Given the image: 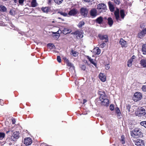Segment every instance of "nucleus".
<instances>
[{
    "label": "nucleus",
    "instance_id": "1",
    "mask_svg": "<svg viewBox=\"0 0 146 146\" xmlns=\"http://www.w3.org/2000/svg\"><path fill=\"white\" fill-rule=\"evenodd\" d=\"M142 133L139 128H135L133 130L131 131V135L133 137L137 138L142 135Z\"/></svg>",
    "mask_w": 146,
    "mask_h": 146
},
{
    "label": "nucleus",
    "instance_id": "2",
    "mask_svg": "<svg viewBox=\"0 0 146 146\" xmlns=\"http://www.w3.org/2000/svg\"><path fill=\"white\" fill-rule=\"evenodd\" d=\"M19 137V131H15L13 133V135L8 141V142L11 143V142H14L18 139Z\"/></svg>",
    "mask_w": 146,
    "mask_h": 146
},
{
    "label": "nucleus",
    "instance_id": "3",
    "mask_svg": "<svg viewBox=\"0 0 146 146\" xmlns=\"http://www.w3.org/2000/svg\"><path fill=\"white\" fill-rule=\"evenodd\" d=\"M142 98V94L139 92H135L133 96V99L134 101L137 102L140 100Z\"/></svg>",
    "mask_w": 146,
    "mask_h": 146
},
{
    "label": "nucleus",
    "instance_id": "4",
    "mask_svg": "<svg viewBox=\"0 0 146 146\" xmlns=\"http://www.w3.org/2000/svg\"><path fill=\"white\" fill-rule=\"evenodd\" d=\"M71 34L76 36V38L80 39L83 37V33L77 30L71 33Z\"/></svg>",
    "mask_w": 146,
    "mask_h": 146
},
{
    "label": "nucleus",
    "instance_id": "5",
    "mask_svg": "<svg viewBox=\"0 0 146 146\" xmlns=\"http://www.w3.org/2000/svg\"><path fill=\"white\" fill-rule=\"evenodd\" d=\"M97 9L100 12H101L103 10L106 9V6L104 3H100L97 5Z\"/></svg>",
    "mask_w": 146,
    "mask_h": 146
},
{
    "label": "nucleus",
    "instance_id": "6",
    "mask_svg": "<svg viewBox=\"0 0 146 146\" xmlns=\"http://www.w3.org/2000/svg\"><path fill=\"white\" fill-rule=\"evenodd\" d=\"M98 36L99 39L102 40H104V42H107L108 41V36L107 35H103L99 34L98 35Z\"/></svg>",
    "mask_w": 146,
    "mask_h": 146
},
{
    "label": "nucleus",
    "instance_id": "7",
    "mask_svg": "<svg viewBox=\"0 0 146 146\" xmlns=\"http://www.w3.org/2000/svg\"><path fill=\"white\" fill-rule=\"evenodd\" d=\"M80 13L84 17H87L88 13V10L86 8L82 7L80 9Z\"/></svg>",
    "mask_w": 146,
    "mask_h": 146
},
{
    "label": "nucleus",
    "instance_id": "8",
    "mask_svg": "<svg viewBox=\"0 0 146 146\" xmlns=\"http://www.w3.org/2000/svg\"><path fill=\"white\" fill-rule=\"evenodd\" d=\"M145 35H146V28H144L138 33V37L141 39Z\"/></svg>",
    "mask_w": 146,
    "mask_h": 146
},
{
    "label": "nucleus",
    "instance_id": "9",
    "mask_svg": "<svg viewBox=\"0 0 146 146\" xmlns=\"http://www.w3.org/2000/svg\"><path fill=\"white\" fill-rule=\"evenodd\" d=\"M138 110L139 112H139V113H137V115L139 116H144L146 114L145 109L142 107L138 108Z\"/></svg>",
    "mask_w": 146,
    "mask_h": 146
},
{
    "label": "nucleus",
    "instance_id": "10",
    "mask_svg": "<svg viewBox=\"0 0 146 146\" xmlns=\"http://www.w3.org/2000/svg\"><path fill=\"white\" fill-rule=\"evenodd\" d=\"M90 16L93 18L95 17L97 15V10L95 8L92 9L90 11Z\"/></svg>",
    "mask_w": 146,
    "mask_h": 146
},
{
    "label": "nucleus",
    "instance_id": "11",
    "mask_svg": "<svg viewBox=\"0 0 146 146\" xmlns=\"http://www.w3.org/2000/svg\"><path fill=\"white\" fill-rule=\"evenodd\" d=\"M24 142L25 145H29L31 144L32 140L30 137H28L24 139Z\"/></svg>",
    "mask_w": 146,
    "mask_h": 146
},
{
    "label": "nucleus",
    "instance_id": "12",
    "mask_svg": "<svg viewBox=\"0 0 146 146\" xmlns=\"http://www.w3.org/2000/svg\"><path fill=\"white\" fill-rule=\"evenodd\" d=\"M101 101L102 104L104 106H108L109 104V100L107 98V96L100 100Z\"/></svg>",
    "mask_w": 146,
    "mask_h": 146
},
{
    "label": "nucleus",
    "instance_id": "13",
    "mask_svg": "<svg viewBox=\"0 0 146 146\" xmlns=\"http://www.w3.org/2000/svg\"><path fill=\"white\" fill-rule=\"evenodd\" d=\"M136 58V56L134 55L132 56L129 59L127 62V66L128 67H130L132 66V63L133 60Z\"/></svg>",
    "mask_w": 146,
    "mask_h": 146
},
{
    "label": "nucleus",
    "instance_id": "14",
    "mask_svg": "<svg viewBox=\"0 0 146 146\" xmlns=\"http://www.w3.org/2000/svg\"><path fill=\"white\" fill-rule=\"evenodd\" d=\"M135 145L136 146H145L143 141L141 139H137L135 141Z\"/></svg>",
    "mask_w": 146,
    "mask_h": 146
},
{
    "label": "nucleus",
    "instance_id": "15",
    "mask_svg": "<svg viewBox=\"0 0 146 146\" xmlns=\"http://www.w3.org/2000/svg\"><path fill=\"white\" fill-rule=\"evenodd\" d=\"M119 43L121 45L122 47H126L127 46V42L122 38L120 39Z\"/></svg>",
    "mask_w": 146,
    "mask_h": 146
},
{
    "label": "nucleus",
    "instance_id": "16",
    "mask_svg": "<svg viewBox=\"0 0 146 146\" xmlns=\"http://www.w3.org/2000/svg\"><path fill=\"white\" fill-rule=\"evenodd\" d=\"M78 12L77 9L75 8H73L69 11L68 15L70 16H74L77 14Z\"/></svg>",
    "mask_w": 146,
    "mask_h": 146
},
{
    "label": "nucleus",
    "instance_id": "17",
    "mask_svg": "<svg viewBox=\"0 0 146 146\" xmlns=\"http://www.w3.org/2000/svg\"><path fill=\"white\" fill-rule=\"evenodd\" d=\"M114 14L117 21L118 22L119 20L120 21L121 20L119 18V11L118 9L115 11L114 12Z\"/></svg>",
    "mask_w": 146,
    "mask_h": 146
},
{
    "label": "nucleus",
    "instance_id": "18",
    "mask_svg": "<svg viewBox=\"0 0 146 146\" xmlns=\"http://www.w3.org/2000/svg\"><path fill=\"white\" fill-rule=\"evenodd\" d=\"M108 4L110 11L111 12H113L114 11L115 7L112 3L109 1L108 3Z\"/></svg>",
    "mask_w": 146,
    "mask_h": 146
},
{
    "label": "nucleus",
    "instance_id": "19",
    "mask_svg": "<svg viewBox=\"0 0 146 146\" xmlns=\"http://www.w3.org/2000/svg\"><path fill=\"white\" fill-rule=\"evenodd\" d=\"M99 77L100 80L103 82H104L106 80V76L104 73H100L99 75Z\"/></svg>",
    "mask_w": 146,
    "mask_h": 146
},
{
    "label": "nucleus",
    "instance_id": "20",
    "mask_svg": "<svg viewBox=\"0 0 146 146\" xmlns=\"http://www.w3.org/2000/svg\"><path fill=\"white\" fill-rule=\"evenodd\" d=\"M140 64L143 68H146V58L142 59L141 60Z\"/></svg>",
    "mask_w": 146,
    "mask_h": 146
},
{
    "label": "nucleus",
    "instance_id": "21",
    "mask_svg": "<svg viewBox=\"0 0 146 146\" xmlns=\"http://www.w3.org/2000/svg\"><path fill=\"white\" fill-rule=\"evenodd\" d=\"M98 94L100 95V100H102V98L106 97L107 96L105 94V92L102 90L98 92Z\"/></svg>",
    "mask_w": 146,
    "mask_h": 146
},
{
    "label": "nucleus",
    "instance_id": "22",
    "mask_svg": "<svg viewBox=\"0 0 146 146\" xmlns=\"http://www.w3.org/2000/svg\"><path fill=\"white\" fill-rule=\"evenodd\" d=\"M103 21V19L102 17L100 16L98 17L95 20V22L96 23L101 24L102 23Z\"/></svg>",
    "mask_w": 146,
    "mask_h": 146
},
{
    "label": "nucleus",
    "instance_id": "23",
    "mask_svg": "<svg viewBox=\"0 0 146 146\" xmlns=\"http://www.w3.org/2000/svg\"><path fill=\"white\" fill-rule=\"evenodd\" d=\"M50 8V7H43L41 8V10L43 13H47L49 12Z\"/></svg>",
    "mask_w": 146,
    "mask_h": 146
},
{
    "label": "nucleus",
    "instance_id": "24",
    "mask_svg": "<svg viewBox=\"0 0 146 146\" xmlns=\"http://www.w3.org/2000/svg\"><path fill=\"white\" fill-rule=\"evenodd\" d=\"M7 11V8L5 6L3 5L0 4V12H6Z\"/></svg>",
    "mask_w": 146,
    "mask_h": 146
},
{
    "label": "nucleus",
    "instance_id": "25",
    "mask_svg": "<svg viewBox=\"0 0 146 146\" xmlns=\"http://www.w3.org/2000/svg\"><path fill=\"white\" fill-rule=\"evenodd\" d=\"M60 36V35L58 33V31L56 32L53 33V37L55 39L57 40L59 38Z\"/></svg>",
    "mask_w": 146,
    "mask_h": 146
},
{
    "label": "nucleus",
    "instance_id": "26",
    "mask_svg": "<svg viewBox=\"0 0 146 146\" xmlns=\"http://www.w3.org/2000/svg\"><path fill=\"white\" fill-rule=\"evenodd\" d=\"M108 23L109 25L111 27L113 25V21L112 18L111 17H109L107 19Z\"/></svg>",
    "mask_w": 146,
    "mask_h": 146
},
{
    "label": "nucleus",
    "instance_id": "27",
    "mask_svg": "<svg viewBox=\"0 0 146 146\" xmlns=\"http://www.w3.org/2000/svg\"><path fill=\"white\" fill-rule=\"evenodd\" d=\"M93 50L95 54H96L99 55L100 53L101 50L98 47L94 48V49Z\"/></svg>",
    "mask_w": 146,
    "mask_h": 146
},
{
    "label": "nucleus",
    "instance_id": "28",
    "mask_svg": "<svg viewBox=\"0 0 146 146\" xmlns=\"http://www.w3.org/2000/svg\"><path fill=\"white\" fill-rule=\"evenodd\" d=\"M38 4L36 0H32L31 3V7H36Z\"/></svg>",
    "mask_w": 146,
    "mask_h": 146
},
{
    "label": "nucleus",
    "instance_id": "29",
    "mask_svg": "<svg viewBox=\"0 0 146 146\" xmlns=\"http://www.w3.org/2000/svg\"><path fill=\"white\" fill-rule=\"evenodd\" d=\"M120 14L121 18L122 19H123L125 16L124 10L123 9L121 10L120 11Z\"/></svg>",
    "mask_w": 146,
    "mask_h": 146
},
{
    "label": "nucleus",
    "instance_id": "30",
    "mask_svg": "<svg viewBox=\"0 0 146 146\" xmlns=\"http://www.w3.org/2000/svg\"><path fill=\"white\" fill-rule=\"evenodd\" d=\"M85 24V23L83 21H81L77 25L78 27L80 28H82V27Z\"/></svg>",
    "mask_w": 146,
    "mask_h": 146
},
{
    "label": "nucleus",
    "instance_id": "31",
    "mask_svg": "<svg viewBox=\"0 0 146 146\" xmlns=\"http://www.w3.org/2000/svg\"><path fill=\"white\" fill-rule=\"evenodd\" d=\"M142 51L143 52V53L145 54L144 52L146 53V44H143L142 46Z\"/></svg>",
    "mask_w": 146,
    "mask_h": 146
},
{
    "label": "nucleus",
    "instance_id": "32",
    "mask_svg": "<svg viewBox=\"0 0 146 146\" xmlns=\"http://www.w3.org/2000/svg\"><path fill=\"white\" fill-rule=\"evenodd\" d=\"M115 110L116 113L118 116H120L121 114V112L119 108L118 107H116L115 108Z\"/></svg>",
    "mask_w": 146,
    "mask_h": 146
},
{
    "label": "nucleus",
    "instance_id": "33",
    "mask_svg": "<svg viewBox=\"0 0 146 146\" xmlns=\"http://www.w3.org/2000/svg\"><path fill=\"white\" fill-rule=\"evenodd\" d=\"M69 29H64L62 31V32L63 34L64 35H66L68 33H69V32H68V31H69Z\"/></svg>",
    "mask_w": 146,
    "mask_h": 146
},
{
    "label": "nucleus",
    "instance_id": "34",
    "mask_svg": "<svg viewBox=\"0 0 146 146\" xmlns=\"http://www.w3.org/2000/svg\"><path fill=\"white\" fill-rule=\"evenodd\" d=\"M5 136V134L3 132H0V140L3 139Z\"/></svg>",
    "mask_w": 146,
    "mask_h": 146
},
{
    "label": "nucleus",
    "instance_id": "35",
    "mask_svg": "<svg viewBox=\"0 0 146 146\" xmlns=\"http://www.w3.org/2000/svg\"><path fill=\"white\" fill-rule=\"evenodd\" d=\"M121 138V139L120 140L122 144H124L125 143L124 136L123 135H122Z\"/></svg>",
    "mask_w": 146,
    "mask_h": 146
},
{
    "label": "nucleus",
    "instance_id": "36",
    "mask_svg": "<svg viewBox=\"0 0 146 146\" xmlns=\"http://www.w3.org/2000/svg\"><path fill=\"white\" fill-rule=\"evenodd\" d=\"M54 1L57 4H61L62 1H63V0H54Z\"/></svg>",
    "mask_w": 146,
    "mask_h": 146
},
{
    "label": "nucleus",
    "instance_id": "37",
    "mask_svg": "<svg viewBox=\"0 0 146 146\" xmlns=\"http://www.w3.org/2000/svg\"><path fill=\"white\" fill-rule=\"evenodd\" d=\"M140 124L141 125L144 126L146 128V121H143L140 122Z\"/></svg>",
    "mask_w": 146,
    "mask_h": 146
},
{
    "label": "nucleus",
    "instance_id": "38",
    "mask_svg": "<svg viewBox=\"0 0 146 146\" xmlns=\"http://www.w3.org/2000/svg\"><path fill=\"white\" fill-rule=\"evenodd\" d=\"M58 13L64 17H66L67 15V13L65 12L59 11L58 12Z\"/></svg>",
    "mask_w": 146,
    "mask_h": 146
},
{
    "label": "nucleus",
    "instance_id": "39",
    "mask_svg": "<svg viewBox=\"0 0 146 146\" xmlns=\"http://www.w3.org/2000/svg\"><path fill=\"white\" fill-rule=\"evenodd\" d=\"M113 1L116 4L119 5L121 3V0H113Z\"/></svg>",
    "mask_w": 146,
    "mask_h": 146
},
{
    "label": "nucleus",
    "instance_id": "40",
    "mask_svg": "<svg viewBox=\"0 0 146 146\" xmlns=\"http://www.w3.org/2000/svg\"><path fill=\"white\" fill-rule=\"evenodd\" d=\"M90 62L91 63L94 65L96 67L97 65V63L94 62L93 60L92 59H91V60L90 61Z\"/></svg>",
    "mask_w": 146,
    "mask_h": 146
},
{
    "label": "nucleus",
    "instance_id": "41",
    "mask_svg": "<svg viewBox=\"0 0 146 146\" xmlns=\"http://www.w3.org/2000/svg\"><path fill=\"white\" fill-rule=\"evenodd\" d=\"M141 89L142 91L144 92H146V85H143Z\"/></svg>",
    "mask_w": 146,
    "mask_h": 146
},
{
    "label": "nucleus",
    "instance_id": "42",
    "mask_svg": "<svg viewBox=\"0 0 146 146\" xmlns=\"http://www.w3.org/2000/svg\"><path fill=\"white\" fill-rule=\"evenodd\" d=\"M67 66H70V67H72V63L69 62V61H68V62H66Z\"/></svg>",
    "mask_w": 146,
    "mask_h": 146
},
{
    "label": "nucleus",
    "instance_id": "43",
    "mask_svg": "<svg viewBox=\"0 0 146 146\" xmlns=\"http://www.w3.org/2000/svg\"><path fill=\"white\" fill-rule=\"evenodd\" d=\"M71 52L72 54L73 55V56H76L77 55V52L75 51H74V50H72L71 51Z\"/></svg>",
    "mask_w": 146,
    "mask_h": 146
},
{
    "label": "nucleus",
    "instance_id": "44",
    "mask_svg": "<svg viewBox=\"0 0 146 146\" xmlns=\"http://www.w3.org/2000/svg\"><path fill=\"white\" fill-rule=\"evenodd\" d=\"M106 44L105 42H103L100 46V47L101 48H103L106 46Z\"/></svg>",
    "mask_w": 146,
    "mask_h": 146
},
{
    "label": "nucleus",
    "instance_id": "45",
    "mask_svg": "<svg viewBox=\"0 0 146 146\" xmlns=\"http://www.w3.org/2000/svg\"><path fill=\"white\" fill-rule=\"evenodd\" d=\"M57 61L59 63H60L61 62V60L60 57V56H57Z\"/></svg>",
    "mask_w": 146,
    "mask_h": 146
},
{
    "label": "nucleus",
    "instance_id": "46",
    "mask_svg": "<svg viewBox=\"0 0 146 146\" xmlns=\"http://www.w3.org/2000/svg\"><path fill=\"white\" fill-rule=\"evenodd\" d=\"M110 110L111 111H113L114 110V105L113 104H111L110 106Z\"/></svg>",
    "mask_w": 146,
    "mask_h": 146
},
{
    "label": "nucleus",
    "instance_id": "47",
    "mask_svg": "<svg viewBox=\"0 0 146 146\" xmlns=\"http://www.w3.org/2000/svg\"><path fill=\"white\" fill-rule=\"evenodd\" d=\"M80 68L82 70H85L86 68V67L84 65H82L81 66Z\"/></svg>",
    "mask_w": 146,
    "mask_h": 146
},
{
    "label": "nucleus",
    "instance_id": "48",
    "mask_svg": "<svg viewBox=\"0 0 146 146\" xmlns=\"http://www.w3.org/2000/svg\"><path fill=\"white\" fill-rule=\"evenodd\" d=\"M11 120L12 123L13 124H15L16 121L15 119L14 118L12 117Z\"/></svg>",
    "mask_w": 146,
    "mask_h": 146
},
{
    "label": "nucleus",
    "instance_id": "49",
    "mask_svg": "<svg viewBox=\"0 0 146 146\" xmlns=\"http://www.w3.org/2000/svg\"><path fill=\"white\" fill-rule=\"evenodd\" d=\"M25 0H19V2L20 5H22Z\"/></svg>",
    "mask_w": 146,
    "mask_h": 146
},
{
    "label": "nucleus",
    "instance_id": "50",
    "mask_svg": "<svg viewBox=\"0 0 146 146\" xmlns=\"http://www.w3.org/2000/svg\"><path fill=\"white\" fill-rule=\"evenodd\" d=\"M105 68L107 70L109 69L110 68V65L109 64H107L105 66Z\"/></svg>",
    "mask_w": 146,
    "mask_h": 146
},
{
    "label": "nucleus",
    "instance_id": "51",
    "mask_svg": "<svg viewBox=\"0 0 146 146\" xmlns=\"http://www.w3.org/2000/svg\"><path fill=\"white\" fill-rule=\"evenodd\" d=\"M126 108L129 111V110L131 108V106L129 104H128L126 106Z\"/></svg>",
    "mask_w": 146,
    "mask_h": 146
},
{
    "label": "nucleus",
    "instance_id": "52",
    "mask_svg": "<svg viewBox=\"0 0 146 146\" xmlns=\"http://www.w3.org/2000/svg\"><path fill=\"white\" fill-rule=\"evenodd\" d=\"M63 59L66 62H68V61H69L68 59H67V58L65 57H63Z\"/></svg>",
    "mask_w": 146,
    "mask_h": 146
},
{
    "label": "nucleus",
    "instance_id": "53",
    "mask_svg": "<svg viewBox=\"0 0 146 146\" xmlns=\"http://www.w3.org/2000/svg\"><path fill=\"white\" fill-rule=\"evenodd\" d=\"M145 26V23H143L142 24H141L140 25V27L141 28H144Z\"/></svg>",
    "mask_w": 146,
    "mask_h": 146
},
{
    "label": "nucleus",
    "instance_id": "54",
    "mask_svg": "<svg viewBox=\"0 0 146 146\" xmlns=\"http://www.w3.org/2000/svg\"><path fill=\"white\" fill-rule=\"evenodd\" d=\"M4 104L3 101V100H0V104L1 105H3Z\"/></svg>",
    "mask_w": 146,
    "mask_h": 146
},
{
    "label": "nucleus",
    "instance_id": "55",
    "mask_svg": "<svg viewBox=\"0 0 146 146\" xmlns=\"http://www.w3.org/2000/svg\"><path fill=\"white\" fill-rule=\"evenodd\" d=\"M86 57L89 60V61H90L91 60V59H92L90 57L88 56H86Z\"/></svg>",
    "mask_w": 146,
    "mask_h": 146
},
{
    "label": "nucleus",
    "instance_id": "56",
    "mask_svg": "<svg viewBox=\"0 0 146 146\" xmlns=\"http://www.w3.org/2000/svg\"><path fill=\"white\" fill-rule=\"evenodd\" d=\"M51 0H48V5H50L51 4Z\"/></svg>",
    "mask_w": 146,
    "mask_h": 146
},
{
    "label": "nucleus",
    "instance_id": "57",
    "mask_svg": "<svg viewBox=\"0 0 146 146\" xmlns=\"http://www.w3.org/2000/svg\"><path fill=\"white\" fill-rule=\"evenodd\" d=\"M87 101V100L86 99H84L83 102V104H84Z\"/></svg>",
    "mask_w": 146,
    "mask_h": 146
},
{
    "label": "nucleus",
    "instance_id": "58",
    "mask_svg": "<svg viewBox=\"0 0 146 146\" xmlns=\"http://www.w3.org/2000/svg\"><path fill=\"white\" fill-rule=\"evenodd\" d=\"M84 1L85 2H89L91 0H84Z\"/></svg>",
    "mask_w": 146,
    "mask_h": 146
},
{
    "label": "nucleus",
    "instance_id": "59",
    "mask_svg": "<svg viewBox=\"0 0 146 146\" xmlns=\"http://www.w3.org/2000/svg\"><path fill=\"white\" fill-rule=\"evenodd\" d=\"M14 2L15 3H17V0H13Z\"/></svg>",
    "mask_w": 146,
    "mask_h": 146
},
{
    "label": "nucleus",
    "instance_id": "60",
    "mask_svg": "<svg viewBox=\"0 0 146 146\" xmlns=\"http://www.w3.org/2000/svg\"><path fill=\"white\" fill-rule=\"evenodd\" d=\"M51 44L49 43L48 44V46H51Z\"/></svg>",
    "mask_w": 146,
    "mask_h": 146
},
{
    "label": "nucleus",
    "instance_id": "61",
    "mask_svg": "<svg viewBox=\"0 0 146 146\" xmlns=\"http://www.w3.org/2000/svg\"><path fill=\"white\" fill-rule=\"evenodd\" d=\"M9 132H10V130H9L8 131H7L6 132V133H8Z\"/></svg>",
    "mask_w": 146,
    "mask_h": 146
},
{
    "label": "nucleus",
    "instance_id": "62",
    "mask_svg": "<svg viewBox=\"0 0 146 146\" xmlns=\"http://www.w3.org/2000/svg\"><path fill=\"white\" fill-rule=\"evenodd\" d=\"M3 1H7V0H2Z\"/></svg>",
    "mask_w": 146,
    "mask_h": 146
},
{
    "label": "nucleus",
    "instance_id": "63",
    "mask_svg": "<svg viewBox=\"0 0 146 146\" xmlns=\"http://www.w3.org/2000/svg\"><path fill=\"white\" fill-rule=\"evenodd\" d=\"M58 19H61V18H60V17H58Z\"/></svg>",
    "mask_w": 146,
    "mask_h": 146
},
{
    "label": "nucleus",
    "instance_id": "64",
    "mask_svg": "<svg viewBox=\"0 0 146 146\" xmlns=\"http://www.w3.org/2000/svg\"><path fill=\"white\" fill-rule=\"evenodd\" d=\"M104 19H106V17H105V18H104Z\"/></svg>",
    "mask_w": 146,
    "mask_h": 146
}]
</instances>
